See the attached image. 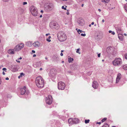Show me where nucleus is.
<instances>
[{
    "label": "nucleus",
    "instance_id": "nucleus-7",
    "mask_svg": "<svg viewBox=\"0 0 127 127\" xmlns=\"http://www.w3.org/2000/svg\"><path fill=\"white\" fill-rule=\"evenodd\" d=\"M49 26L51 28H55L57 30L59 28V25L58 24L52 22L50 23Z\"/></svg>",
    "mask_w": 127,
    "mask_h": 127
},
{
    "label": "nucleus",
    "instance_id": "nucleus-3",
    "mask_svg": "<svg viewBox=\"0 0 127 127\" xmlns=\"http://www.w3.org/2000/svg\"><path fill=\"white\" fill-rule=\"evenodd\" d=\"M122 63V60L120 58H116L113 62V64L115 66H120Z\"/></svg>",
    "mask_w": 127,
    "mask_h": 127
},
{
    "label": "nucleus",
    "instance_id": "nucleus-30",
    "mask_svg": "<svg viewBox=\"0 0 127 127\" xmlns=\"http://www.w3.org/2000/svg\"><path fill=\"white\" fill-rule=\"evenodd\" d=\"M89 121H90V120H86L85 121V123H86V124H87L89 122Z\"/></svg>",
    "mask_w": 127,
    "mask_h": 127
},
{
    "label": "nucleus",
    "instance_id": "nucleus-37",
    "mask_svg": "<svg viewBox=\"0 0 127 127\" xmlns=\"http://www.w3.org/2000/svg\"><path fill=\"white\" fill-rule=\"evenodd\" d=\"M81 35L82 36H86V34L85 33H81Z\"/></svg>",
    "mask_w": 127,
    "mask_h": 127
},
{
    "label": "nucleus",
    "instance_id": "nucleus-56",
    "mask_svg": "<svg viewBox=\"0 0 127 127\" xmlns=\"http://www.w3.org/2000/svg\"><path fill=\"white\" fill-rule=\"evenodd\" d=\"M33 57H35L36 56V55L35 54H34L33 55Z\"/></svg>",
    "mask_w": 127,
    "mask_h": 127
},
{
    "label": "nucleus",
    "instance_id": "nucleus-5",
    "mask_svg": "<svg viewBox=\"0 0 127 127\" xmlns=\"http://www.w3.org/2000/svg\"><path fill=\"white\" fill-rule=\"evenodd\" d=\"M26 87L24 86L23 88H22L20 89L21 94L19 95V96L21 97V95H24L25 96H26V95L29 94V92L28 91H26Z\"/></svg>",
    "mask_w": 127,
    "mask_h": 127
},
{
    "label": "nucleus",
    "instance_id": "nucleus-6",
    "mask_svg": "<svg viewBox=\"0 0 127 127\" xmlns=\"http://www.w3.org/2000/svg\"><path fill=\"white\" fill-rule=\"evenodd\" d=\"M45 9L47 11H49L52 9L53 8V5L52 3L47 4L44 5Z\"/></svg>",
    "mask_w": 127,
    "mask_h": 127
},
{
    "label": "nucleus",
    "instance_id": "nucleus-59",
    "mask_svg": "<svg viewBox=\"0 0 127 127\" xmlns=\"http://www.w3.org/2000/svg\"><path fill=\"white\" fill-rule=\"evenodd\" d=\"M112 32V31H110H110H109V33H111V32Z\"/></svg>",
    "mask_w": 127,
    "mask_h": 127
},
{
    "label": "nucleus",
    "instance_id": "nucleus-13",
    "mask_svg": "<svg viewBox=\"0 0 127 127\" xmlns=\"http://www.w3.org/2000/svg\"><path fill=\"white\" fill-rule=\"evenodd\" d=\"M116 30L118 34H120L122 33V30L120 27H117L116 28Z\"/></svg>",
    "mask_w": 127,
    "mask_h": 127
},
{
    "label": "nucleus",
    "instance_id": "nucleus-61",
    "mask_svg": "<svg viewBox=\"0 0 127 127\" xmlns=\"http://www.w3.org/2000/svg\"><path fill=\"white\" fill-rule=\"evenodd\" d=\"M94 24V23L93 22L91 23V25H93Z\"/></svg>",
    "mask_w": 127,
    "mask_h": 127
},
{
    "label": "nucleus",
    "instance_id": "nucleus-41",
    "mask_svg": "<svg viewBox=\"0 0 127 127\" xmlns=\"http://www.w3.org/2000/svg\"><path fill=\"white\" fill-rule=\"evenodd\" d=\"M20 75H21V76L22 75L24 76V74L23 73H20Z\"/></svg>",
    "mask_w": 127,
    "mask_h": 127
},
{
    "label": "nucleus",
    "instance_id": "nucleus-46",
    "mask_svg": "<svg viewBox=\"0 0 127 127\" xmlns=\"http://www.w3.org/2000/svg\"><path fill=\"white\" fill-rule=\"evenodd\" d=\"M100 53L98 54V57H100Z\"/></svg>",
    "mask_w": 127,
    "mask_h": 127
},
{
    "label": "nucleus",
    "instance_id": "nucleus-2",
    "mask_svg": "<svg viewBox=\"0 0 127 127\" xmlns=\"http://www.w3.org/2000/svg\"><path fill=\"white\" fill-rule=\"evenodd\" d=\"M57 36L59 40L60 41H64L67 39L65 33L63 32H60L57 34Z\"/></svg>",
    "mask_w": 127,
    "mask_h": 127
},
{
    "label": "nucleus",
    "instance_id": "nucleus-11",
    "mask_svg": "<svg viewBox=\"0 0 127 127\" xmlns=\"http://www.w3.org/2000/svg\"><path fill=\"white\" fill-rule=\"evenodd\" d=\"M98 84L97 82L94 81L93 83L92 86L95 89H96L98 87Z\"/></svg>",
    "mask_w": 127,
    "mask_h": 127
},
{
    "label": "nucleus",
    "instance_id": "nucleus-34",
    "mask_svg": "<svg viewBox=\"0 0 127 127\" xmlns=\"http://www.w3.org/2000/svg\"><path fill=\"white\" fill-rule=\"evenodd\" d=\"M124 57L125 59L127 60V53L126 54L124 55Z\"/></svg>",
    "mask_w": 127,
    "mask_h": 127
},
{
    "label": "nucleus",
    "instance_id": "nucleus-15",
    "mask_svg": "<svg viewBox=\"0 0 127 127\" xmlns=\"http://www.w3.org/2000/svg\"><path fill=\"white\" fill-rule=\"evenodd\" d=\"M18 66L17 65H13L12 67V69H13L14 71H16V70H17L18 69Z\"/></svg>",
    "mask_w": 127,
    "mask_h": 127
},
{
    "label": "nucleus",
    "instance_id": "nucleus-35",
    "mask_svg": "<svg viewBox=\"0 0 127 127\" xmlns=\"http://www.w3.org/2000/svg\"><path fill=\"white\" fill-rule=\"evenodd\" d=\"M101 1L102 2H104L105 3H107V2L105 0H102Z\"/></svg>",
    "mask_w": 127,
    "mask_h": 127
},
{
    "label": "nucleus",
    "instance_id": "nucleus-18",
    "mask_svg": "<svg viewBox=\"0 0 127 127\" xmlns=\"http://www.w3.org/2000/svg\"><path fill=\"white\" fill-rule=\"evenodd\" d=\"M14 49H11L8 50V52L9 54H12L14 53Z\"/></svg>",
    "mask_w": 127,
    "mask_h": 127
},
{
    "label": "nucleus",
    "instance_id": "nucleus-57",
    "mask_svg": "<svg viewBox=\"0 0 127 127\" xmlns=\"http://www.w3.org/2000/svg\"><path fill=\"white\" fill-rule=\"evenodd\" d=\"M2 74L3 75H4L5 74V73L4 71H3L2 72Z\"/></svg>",
    "mask_w": 127,
    "mask_h": 127
},
{
    "label": "nucleus",
    "instance_id": "nucleus-23",
    "mask_svg": "<svg viewBox=\"0 0 127 127\" xmlns=\"http://www.w3.org/2000/svg\"><path fill=\"white\" fill-rule=\"evenodd\" d=\"M56 58L55 59V60L56 61H58L59 60V58L58 57V56H57L56 55H54L53 56V58Z\"/></svg>",
    "mask_w": 127,
    "mask_h": 127
},
{
    "label": "nucleus",
    "instance_id": "nucleus-17",
    "mask_svg": "<svg viewBox=\"0 0 127 127\" xmlns=\"http://www.w3.org/2000/svg\"><path fill=\"white\" fill-rule=\"evenodd\" d=\"M32 45V42L28 41L26 42V46L29 47H31Z\"/></svg>",
    "mask_w": 127,
    "mask_h": 127
},
{
    "label": "nucleus",
    "instance_id": "nucleus-22",
    "mask_svg": "<svg viewBox=\"0 0 127 127\" xmlns=\"http://www.w3.org/2000/svg\"><path fill=\"white\" fill-rule=\"evenodd\" d=\"M13 24L14 23L13 22L10 23V22H8L7 24L8 25L10 26L11 27H13Z\"/></svg>",
    "mask_w": 127,
    "mask_h": 127
},
{
    "label": "nucleus",
    "instance_id": "nucleus-10",
    "mask_svg": "<svg viewBox=\"0 0 127 127\" xmlns=\"http://www.w3.org/2000/svg\"><path fill=\"white\" fill-rule=\"evenodd\" d=\"M46 103L47 104L51 105L52 102V97L50 95H49L48 97H46Z\"/></svg>",
    "mask_w": 127,
    "mask_h": 127
},
{
    "label": "nucleus",
    "instance_id": "nucleus-42",
    "mask_svg": "<svg viewBox=\"0 0 127 127\" xmlns=\"http://www.w3.org/2000/svg\"><path fill=\"white\" fill-rule=\"evenodd\" d=\"M2 70H3L5 71H6V69L5 68H3L2 69Z\"/></svg>",
    "mask_w": 127,
    "mask_h": 127
},
{
    "label": "nucleus",
    "instance_id": "nucleus-4",
    "mask_svg": "<svg viewBox=\"0 0 127 127\" xmlns=\"http://www.w3.org/2000/svg\"><path fill=\"white\" fill-rule=\"evenodd\" d=\"M30 11L32 14L34 16L37 15L38 11L36 8L34 6H32L30 7Z\"/></svg>",
    "mask_w": 127,
    "mask_h": 127
},
{
    "label": "nucleus",
    "instance_id": "nucleus-14",
    "mask_svg": "<svg viewBox=\"0 0 127 127\" xmlns=\"http://www.w3.org/2000/svg\"><path fill=\"white\" fill-rule=\"evenodd\" d=\"M32 45L34 47H39L40 45V43L38 41H37L33 43Z\"/></svg>",
    "mask_w": 127,
    "mask_h": 127
},
{
    "label": "nucleus",
    "instance_id": "nucleus-31",
    "mask_svg": "<svg viewBox=\"0 0 127 127\" xmlns=\"http://www.w3.org/2000/svg\"><path fill=\"white\" fill-rule=\"evenodd\" d=\"M92 73V72L90 71H89V72H88L87 74L88 75L90 76L91 74Z\"/></svg>",
    "mask_w": 127,
    "mask_h": 127
},
{
    "label": "nucleus",
    "instance_id": "nucleus-63",
    "mask_svg": "<svg viewBox=\"0 0 127 127\" xmlns=\"http://www.w3.org/2000/svg\"><path fill=\"white\" fill-rule=\"evenodd\" d=\"M41 13H43V11L42 10H41L40 11Z\"/></svg>",
    "mask_w": 127,
    "mask_h": 127
},
{
    "label": "nucleus",
    "instance_id": "nucleus-39",
    "mask_svg": "<svg viewBox=\"0 0 127 127\" xmlns=\"http://www.w3.org/2000/svg\"><path fill=\"white\" fill-rule=\"evenodd\" d=\"M46 40L47 41H48L49 42H50L51 41V40L50 39H48V38H47L46 39Z\"/></svg>",
    "mask_w": 127,
    "mask_h": 127
},
{
    "label": "nucleus",
    "instance_id": "nucleus-16",
    "mask_svg": "<svg viewBox=\"0 0 127 127\" xmlns=\"http://www.w3.org/2000/svg\"><path fill=\"white\" fill-rule=\"evenodd\" d=\"M78 23L80 25H84L83 20V19H79L78 21Z\"/></svg>",
    "mask_w": 127,
    "mask_h": 127
},
{
    "label": "nucleus",
    "instance_id": "nucleus-47",
    "mask_svg": "<svg viewBox=\"0 0 127 127\" xmlns=\"http://www.w3.org/2000/svg\"><path fill=\"white\" fill-rule=\"evenodd\" d=\"M107 2V3H108L110 1V0H105Z\"/></svg>",
    "mask_w": 127,
    "mask_h": 127
},
{
    "label": "nucleus",
    "instance_id": "nucleus-43",
    "mask_svg": "<svg viewBox=\"0 0 127 127\" xmlns=\"http://www.w3.org/2000/svg\"><path fill=\"white\" fill-rule=\"evenodd\" d=\"M111 33L113 35H114L115 34V33L113 31H112Z\"/></svg>",
    "mask_w": 127,
    "mask_h": 127
},
{
    "label": "nucleus",
    "instance_id": "nucleus-53",
    "mask_svg": "<svg viewBox=\"0 0 127 127\" xmlns=\"http://www.w3.org/2000/svg\"><path fill=\"white\" fill-rule=\"evenodd\" d=\"M66 13L67 15H69V12H66Z\"/></svg>",
    "mask_w": 127,
    "mask_h": 127
},
{
    "label": "nucleus",
    "instance_id": "nucleus-49",
    "mask_svg": "<svg viewBox=\"0 0 127 127\" xmlns=\"http://www.w3.org/2000/svg\"><path fill=\"white\" fill-rule=\"evenodd\" d=\"M60 55L61 56H63V54L62 53H61L60 54Z\"/></svg>",
    "mask_w": 127,
    "mask_h": 127
},
{
    "label": "nucleus",
    "instance_id": "nucleus-44",
    "mask_svg": "<svg viewBox=\"0 0 127 127\" xmlns=\"http://www.w3.org/2000/svg\"><path fill=\"white\" fill-rule=\"evenodd\" d=\"M96 124H98L100 125L101 124V123L100 122H97L96 123Z\"/></svg>",
    "mask_w": 127,
    "mask_h": 127
},
{
    "label": "nucleus",
    "instance_id": "nucleus-58",
    "mask_svg": "<svg viewBox=\"0 0 127 127\" xmlns=\"http://www.w3.org/2000/svg\"><path fill=\"white\" fill-rule=\"evenodd\" d=\"M105 21V20L104 19H103L102 20V22H104Z\"/></svg>",
    "mask_w": 127,
    "mask_h": 127
},
{
    "label": "nucleus",
    "instance_id": "nucleus-26",
    "mask_svg": "<svg viewBox=\"0 0 127 127\" xmlns=\"http://www.w3.org/2000/svg\"><path fill=\"white\" fill-rule=\"evenodd\" d=\"M22 59V58L21 57H20L18 58L16 60V61L18 63H20V61H19V60H21Z\"/></svg>",
    "mask_w": 127,
    "mask_h": 127
},
{
    "label": "nucleus",
    "instance_id": "nucleus-27",
    "mask_svg": "<svg viewBox=\"0 0 127 127\" xmlns=\"http://www.w3.org/2000/svg\"><path fill=\"white\" fill-rule=\"evenodd\" d=\"M73 59L72 58H70L68 59V62L69 63L71 62L72 61H73Z\"/></svg>",
    "mask_w": 127,
    "mask_h": 127
},
{
    "label": "nucleus",
    "instance_id": "nucleus-48",
    "mask_svg": "<svg viewBox=\"0 0 127 127\" xmlns=\"http://www.w3.org/2000/svg\"><path fill=\"white\" fill-rule=\"evenodd\" d=\"M32 52L33 53H35V51L33 50H32Z\"/></svg>",
    "mask_w": 127,
    "mask_h": 127
},
{
    "label": "nucleus",
    "instance_id": "nucleus-32",
    "mask_svg": "<svg viewBox=\"0 0 127 127\" xmlns=\"http://www.w3.org/2000/svg\"><path fill=\"white\" fill-rule=\"evenodd\" d=\"M53 114L54 115H58L57 112H56L55 111L53 112Z\"/></svg>",
    "mask_w": 127,
    "mask_h": 127
},
{
    "label": "nucleus",
    "instance_id": "nucleus-8",
    "mask_svg": "<svg viewBox=\"0 0 127 127\" xmlns=\"http://www.w3.org/2000/svg\"><path fill=\"white\" fill-rule=\"evenodd\" d=\"M65 87V84L62 81L59 82L58 84V88L59 90H64Z\"/></svg>",
    "mask_w": 127,
    "mask_h": 127
},
{
    "label": "nucleus",
    "instance_id": "nucleus-28",
    "mask_svg": "<svg viewBox=\"0 0 127 127\" xmlns=\"http://www.w3.org/2000/svg\"><path fill=\"white\" fill-rule=\"evenodd\" d=\"M107 119L106 118H104L103 119L101 120V122L102 123H103L104 122L105 120H106Z\"/></svg>",
    "mask_w": 127,
    "mask_h": 127
},
{
    "label": "nucleus",
    "instance_id": "nucleus-64",
    "mask_svg": "<svg viewBox=\"0 0 127 127\" xmlns=\"http://www.w3.org/2000/svg\"><path fill=\"white\" fill-rule=\"evenodd\" d=\"M45 59L46 60H47L48 59V58H47V57H45Z\"/></svg>",
    "mask_w": 127,
    "mask_h": 127
},
{
    "label": "nucleus",
    "instance_id": "nucleus-12",
    "mask_svg": "<svg viewBox=\"0 0 127 127\" xmlns=\"http://www.w3.org/2000/svg\"><path fill=\"white\" fill-rule=\"evenodd\" d=\"M121 74L119 73L118 74L116 79V83H117L118 82L120 83L119 80L121 78Z\"/></svg>",
    "mask_w": 127,
    "mask_h": 127
},
{
    "label": "nucleus",
    "instance_id": "nucleus-24",
    "mask_svg": "<svg viewBox=\"0 0 127 127\" xmlns=\"http://www.w3.org/2000/svg\"><path fill=\"white\" fill-rule=\"evenodd\" d=\"M123 68L125 70H127V64H125L123 66Z\"/></svg>",
    "mask_w": 127,
    "mask_h": 127
},
{
    "label": "nucleus",
    "instance_id": "nucleus-54",
    "mask_svg": "<svg viewBox=\"0 0 127 127\" xmlns=\"http://www.w3.org/2000/svg\"><path fill=\"white\" fill-rule=\"evenodd\" d=\"M51 38V36H49V37H48V39H50Z\"/></svg>",
    "mask_w": 127,
    "mask_h": 127
},
{
    "label": "nucleus",
    "instance_id": "nucleus-45",
    "mask_svg": "<svg viewBox=\"0 0 127 127\" xmlns=\"http://www.w3.org/2000/svg\"><path fill=\"white\" fill-rule=\"evenodd\" d=\"M79 49H78L76 51V52L77 53H79L78 51H79Z\"/></svg>",
    "mask_w": 127,
    "mask_h": 127
},
{
    "label": "nucleus",
    "instance_id": "nucleus-40",
    "mask_svg": "<svg viewBox=\"0 0 127 127\" xmlns=\"http://www.w3.org/2000/svg\"><path fill=\"white\" fill-rule=\"evenodd\" d=\"M2 82L1 79L0 77V85L1 84Z\"/></svg>",
    "mask_w": 127,
    "mask_h": 127
},
{
    "label": "nucleus",
    "instance_id": "nucleus-20",
    "mask_svg": "<svg viewBox=\"0 0 127 127\" xmlns=\"http://www.w3.org/2000/svg\"><path fill=\"white\" fill-rule=\"evenodd\" d=\"M123 35L121 33L118 34V37L121 40H122L123 39Z\"/></svg>",
    "mask_w": 127,
    "mask_h": 127
},
{
    "label": "nucleus",
    "instance_id": "nucleus-55",
    "mask_svg": "<svg viewBox=\"0 0 127 127\" xmlns=\"http://www.w3.org/2000/svg\"><path fill=\"white\" fill-rule=\"evenodd\" d=\"M9 79L8 77H7L6 79H5L6 80H9Z\"/></svg>",
    "mask_w": 127,
    "mask_h": 127
},
{
    "label": "nucleus",
    "instance_id": "nucleus-21",
    "mask_svg": "<svg viewBox=\"0 0 127 127\" xmlns=\"http://www.w3.org/2000/svg\"><path fill=\"white\" fill-rule=\"evenodd\" d=\"M73 119L72 118H70L68 120V122L70 124H73Z\"/></svg>",
    "mask_w": 127,
    "mask_h": 127
},
{
    "label": "nucleus",
    "instance_id": "nucleus-19",
    "mask_svg": "<svg viewBox=\"0 0 127 127\" xmlns=\"http://www.w3.org/2000/svg\"><path fill=\"white\" fill-rule=\"evenodd\" d=\"M79 121L78 119L75 118L73 119V124H76L78 123Z\"/></svg>",
    "mask_w": 127,
    "mask_h": 127
},
{
    "label": "nucleus",
    "instance_id": "nucleus-62",
    "mask_svg": "<svg viewBox=\"0 0 127 127\" xmlns=\"http://www.w3.org/2000/svg\"><path fill=\"white\" fill-rule=\"evenodd\" d=\"M42 15H40V16H39V17L40 18H41L42 17Z\"/></svg>",
    "mask_w": 127,
    "mask_h": 127
},
{
    "label": "nucleus",
    "instance_id": "nucleus-51",
    "mask_svg": "<svg viewBox=\"0 0 127 127\" xmlns=\"http://www.w3.org/2000/svg\"><path fill=\"white\" fill-rule=\"evenodd\" d=\"M50 34L49 33H47L46 34V36H47L48 35H49Z\"/></svg>",
    "mask_w": 127,
    "mask_h": 127
},
{
    "label": "nucleus",
    "instance_id": "nucleus-50",
    "mask_svg": "<svg viewBox=\"0 0 127 127\" xmlns=\"http://www.w3.org/2000/svg\"><path fill=\"white\" fill-rule=\"evenodd\" d=\"M21 77H22V76L21 75H19V76H18V78L19 79Z\"/></svg>",
    "mask_w": 127,
    "mask_h": 127
},
{
    "label": "nucleus",
    "instance_id": "nucleus-1",
    "mask_svg": "<svg viewBox=\"0 0 127 127\" xmlns=\"http://www.w3.org/2000/svg\"><path fill=\"white\" fill-rule=\"evenodd\" d=\"M35 82L36 85L38 88H41L44 87V80L41 76H39L36 77Z\"/></svg>",
    "mask_w": 127,
    "mask_h": 127
},
{
    "label": "nucleus",
    "instance_id": "nucleus-29",
    "mask_svg": "<svg viewBox=\"0 0 127 127\" xmlns=\"http://www.w3.org/2000/svg\"><path fill=\"white\" fill-rule=\"evenodd\" d=\"M77 32H78L79 34H80V33L83 32V31L79 29L77 31Z\"/></svg>",
    "mask_w": 127,
    "mask_h": 127
},
{
    "label": "nucleus",
    "instance_id": "nucleus-25",
    "mask_svg": "<svg viewBox=\"0 0 127 127\" xmlns=\"http://www.w3.org/2000/svg\"><path fill=\"white\" fill-rule=\"evenodd\" d=\"M102 127H109V126L107 123H105Z\"/></svg>",
    "mask_w": 127,
    "mask_h": 127
},
{
    "label": "nucleus",
    "instance_id": "nucleus-33",
    "mask_svg": "<svg viewBox=\"0 0 127 127\" xmlns=\"http://www.w3.org/2000/svg\"><path fill=\"white\" fill-rule=\"evenodd\" d=\"M125 9L126 11H127V4H126L125 5Z\"/></svg>",
    "mask_w": 127,
    "mask_h": 127
},
{
    "label": "nucleus",
    "instance_id": "nucleus-36",
    "mask_svg": "<svg viewBox=\"0 0 127 127\" xmlns=\"http://www.w3.org/2000/svg\"><path fill=\"white\" fill-rule=\"evenodd\" d=\"M27 2H23V5H25L27 4Z\"/></svg>",
    "mask_w": 127,
    "mask_h": 127
},
{
    "label": "nucleus",
    "instance_id": "nucleus-38",
    "mask_svg": "<svg viewBox=\"0 0 127 127\" xmlns=\"http://www.w3.org/2000/svg\"><path fill=\"white\" fill-rule=\"evenodd\" d=\"M62 9H64V10H66V8L64 7V6H63L62 7Z\"/></svg>",
    "mask_w": 127,
    "mask_h": 127
},
{
    "label": "nucleus",
    "instance_id": "nucleus-52",
    "mask_svg": "<svg viewBox=\"0 0 127 127\" xmlns=\"http://www.w3.org/2000/svg\"><path fill=\"white\" fill-rule=\"evenodd\" d=\"M3 1L5 2H7L9 0H3Z\"/></svg>",
    "mask_w": 127,
    "mask_h": 127
},
{
    "label": "nucleus",
    "instance_id": "nucleus-60",
    "mask_svg": "<svg viewBox=\"0 0 127 127\" xmlns=\"http://www.w3.org/2000/svg\"><path fill=\"white\" fill-rule=\"evenodd\" d=\"M98 10L100 12L101 11V10L100 9H98Z\"/></svg>",
    "mask_w": 127,
    "mask_h": 127
},
{
    "label": "nucleus",
    "instance_id": "nucleus-9",
    "mask_svg": "<svg viewBox=\"0 0 127 127\" xmlns=\"http://www.w3.org/2000/svg\"><path fill=\"white\" fill-rule=\"evenodd\" d=\"M24 45L23 44L21 43L16 45L14 48V50L16 51H18L21 50L24 47Z\"/></svg>",
    "mask_w": 127,
    "mask_h": 127
}]
</instances>
